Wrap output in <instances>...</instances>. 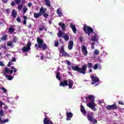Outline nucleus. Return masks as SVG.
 <instances>
[{"label":"nucleus","instance_id":"31","mask_svg":"<svg viewBox=\"0 0 124 124\" xmlns=\"http://www.w3.org/2000/svg\"><path fill=\"white\" fill-rule=\"evenodd\" d=\"M62 55L64 56L65 57H70L71 56L70 55L68 54L66 52H64L63 54Z\"/></svg>","mask_w":124,"mask_h":124},{"label":"nucleus","instance_id":"57","mask_svg":"<svg viewBox=\"0 0 124 124\" xmlns=\"http://www.w3.org/2000/svg\"><path fill=\"white\" fill-rule=\"evenodd\" d=\"M89 72V73H92V72H93V69H92V68H90Z\"/></svg>","mask_w":124,"mask_h":124},{"label":"nucleus","instance_id":"63","mask_svg":"<svg viewBox=\"0 0 124 124\" xmlns=\"http://www.w3.org/2000/svg\"><path fill=\"white\" fill-rule=\"evenodd\" d=\"M29 28H31V25L30 24V25H29Z\"/></svg>","mask_w":124,"mask_h":124},{"label":"nucleus","instance_id":"44","mask_svg":"<svg viewBox=\"0 0 124 124\" xmlns=\"http://www.w3.org/2000/svg\"><path fill=\"white\" fill-rule=\"evenodd\" d=\"M54 46L55 47H58L59 46V41H57V42L55 41V44H54Z\"/></svg>","mask_w":124,"mask_h":124},{"label":"nucleus","instance_id":"13","mask_svg":"<svg viewBox=\"0 0 124 124\" xmlns=\"http://www.w3.org/2000/svg\"><path fill=\"white\" fill-rule=\"evenodd\" d=\"M81 50H82V52L83 54H84V55L85 56H87V55H88V50H87V47H86V46H81Z\"/></svg>","mask_w":124,"mask_h":124},{"label":"nucleus","instance_id":"40","mask_svg":"<svg viewBox=\"0 0 124 124\" xmlns=\"http://www.w3.org/2000/svg\"><path fill=\"white\" fill-rule=\"evenodd\" d=\"M97 68H98V66L97 65V63H96L94 65L93 69L95 70L97 69Z\"/></svg>","mask_w":124,"mask_h":124},{"label":"nucleus","instance_id":"28","mask_svg":"<svg viewBox=\"0 0 124 124\" xmlns=\"http://www.w3.org/2000/svg\"><path fill=\"white\" fill-rule=\"evenodd\" d=\"M41 15L40 14V13L39 12V13H34V17L36 18H39L40 17H41Z\"/></svg>","mask_w":124,"mask_h":124},{"label":"nucleus","instance_id":"7","mask_svg":"<svg viewBox=\"0 0 124 124\" xmlns=\"http://www.w3.org/2000/svg\"><path fill=\"white\" fill-rule=\"evenodd\" d=\"M106 108L109 111L110 110H117V109H119V106H117L116 104H114L111 105L107 106Z\"/></svg>","mask_w":124,"mask_h":124},{"label":"nucleus","instance_id":"5","mask_svg":"<svg viewBox=\"0 0 124 124\" xmlns=\"http://www.w3.org/2000/svg\"><path fill=\"white\" fill-rule=\"evenodd\" d=\"M57 35L58 37L59 38H61V37H63V38H64V40H66V41H67V40L69 39V36L66 34L63 35V33H62V30H59V33H57Z\"/></svg>","mask_w":124,"mask_h":124},{"label":"nucleus","instance_id":"38","mask_svg":"<svg viewBox=\"0 0 124 124\" xmlns=\"http://www.w3.org/2000/svg\"><path fill=\"white\" fill-rule=\"evenodd\" d=\"M94 55H99V51H98L97 49H95L94 51Z\"/></svg>","mask_w":124,"mask_h":124},{"label":"nucleus","instance_id":"42","mask_svg":"<svg viewBox=\"0 0 124 124\" xmlns=\"http://www.w3.org/2000/svg\"><path fill=\"white\" fill-rule=\"evenodd\" d=\"M11 69H14V72L15 73L16 72H17V69L15 68V67H14V66H12L11 67Z\"/></svg>","mask_w":124,"mask_h":124},{"label":"nucleus","instance_id":"41","mask_svg":"<svg viewBox=\"0 0 124 124\" xmlns=\"http://www.w3.org/2000/svg\"><path fill=\"white\" fill-rule=\"evenodd\" d=\"M16 4H19L21 2V0H14Z\"/></svg>","mask_w":124,"mask_h":124},{"label":"nucleus","instance_id":"58","mask_svg":"<svg viewBox=\"0 0 124 124\" xmlns=\"http://www.w3.org/2000/svg\"><path fill=\"white\" fill-rule=\"evenodd\" d=\"M23 18L24 20H27V19H28V17H27V16H24Z\"/></svg>","mask_w":124,"mask_h":124},{"label":"nucleus","instance_id":"9","mask_svg":"<svg viewBox=\"0 0 124 124\" xmlns=\"http://www.w3.org/2000/svg\"><path fill=\"white\" fill-rule=\"evenodd\" d=\"M39 12L40 14H41V16H42V15H43V17H44V18H48V17H49V15L46 13V11L44 10V8H43V7L40 8Z\"/></svg>","mask_w":124,"mask_h":124},{"label":"nucleus","instance_id":"29","mask_svg":"<svg viewBox=\"0 0 124 124\" xmlns=\"http://www.w3.org/2000/svg\"><path fill=\"white\" fill-rule=\"evenodd\" d=\"M7 46H8V47H9V46L10 47H13V46H14V45L12 43V42L9 41V42H8V43L7 44Z\"/></svg>","mask_w":124,"mask_h":124},{"label":"nucleus","instance_id":"21","mask_svg":"<svg viewBox=\"0 0 124 124\" xmlns=\"http://www.w3.org/2000/svg\"><path fill=\"white\" fill-rule=\"evenodd\" d=\"M98 39V36H97V34H95L94 36L92 37V41H97Z\"/></svg>","mask_w":124,"mask_h":124},{"label":"nucleus","instance_id":"36","mask_svg":"<svg viewBox=\"0 0 124 124\" xmlns=\"http://www.w3.org/2000/svg\"><path fill=\"white\" fill-rule=\"evenodd\" d=\"M87 65H88V68H89V69H90V68H92V67L93 66V63L91 62H89L88 63Z\"/></svg>","mask_w":124,"mask_h":124},{"label":"nucleus","instance_id":"50","mask_svg":"<svg viewBox=\"0 0 124 124\" xmlns=\"http://www.w3.org/2000/svg\"><path fill=\"white\" fill-rule=\"evenodd\" d=\"M7 66L9 67H10L11 66V62H9V63L7 64Z\"/></svg>","mask_w":124,"mask_h":124},{"label":"nucleus","instance_id":"52","mask_svg":"<svg viewBox=\"0 0 124 124\" xmlns=\"http://www.w3.org/2000/svg\"><path fill=\"white\" fill-rule=\"evenodd\" d=\"M3 104V102H2V101H0V107H1V106H2Z\"/></svg>","mask_w":124,"mask_h":124},{"label":"nucleus","instance_id":"61","mask_svg":"<svg viewBox=\"0 0 124 124\" xmlns=\"http://www.w3.org/2000/svg\"><path fill=\"white\" fill-rule=\"evenodd\" d=\"M92 49H94V46H91Z\"/></svg>","mask_w":124,"mask_h":124},{"label":"nucleus","instance_id":"16","mask_svg":"<svg viewBox=\"0 0 124 124\" xmlns=\"http://www.w3.org/2000/svg\"><path fill=\"white\" fill-rule=\"evenodd\" d=\"M68 84L67 86L69 87V89H71L73 87V84H74V82H73V80L71 79H68Z\"/></svg>","mask_w":124,"mask_h":124},{"label":"nucleus","instance_id":"2","mask_svg":"<svg viewBox=\"0 0 124 124\" xmlns=\"http://www.w3.org/2000/svg\"><path fill=\"white\" fill-rule=\"evenodd\" d=\"M87 67H88V66L86 64L82 65L81 68L79 67V66L77 65L72 66V69L74 70V71H77V72H78V73L86 74V71H87Z\"/></svg>","mask_w":124,"mask_h":124},{"label":"nucleus","instance_id":"15","mask_svg":"<svg viewBox=\"0 0 124 124\" xmlns=\"http://www.w3.org/2000/svg\"><path fill=\"white\" fill-rule=\"evenodd\" d=\"M73 45H74L73 41L72 40L70 41L69 42V44L68 46V48L69 50H72V48H73Z\"/></svg>","mask_w":124,"mask_h":124},{"label":"nucleus","instance_id":"19","mask_svg":"<svg viewBox=\"0 0 124 124\" xmlns=\"http://www.w3.org/2000/svg\"><path fill=\"white\" fill-rule=\"evenodd\" d=\"M59 25L61 27L62 31H64V30H65V24L62 23V22H59Z\"/></svg>","mask_w":124,"mask_h":124},{"label":"nucleus","instance_id":"47","mask_svg":"<svg viewBox=\"0 0 124 124\" xmlns=\"http://www.w3.org/2000/svg\"><path fill=\"white\" fill-rule=\"evenodd\" d=\"M79 40L80 42L82 43L83 42V37H80L79 38Z\"/></svg>","mask_w":124,"mask_h":124},{"label":"nucleus","instance_id":"6","mask_svg":"<svg viewBox=\"0 0 124 124\" xmlns=\"http://www.w3.org/2000/svg\"><path fill=\"white\" fill-rule=\"evenodd\" d=\"M87 106H88V107H89L90 109H92L93 111H96V108H95V106H96V104L94 103V101H90L89 103L87 104Z\"/></svg>","mask_w":124,"mask_h":124},{"label":"nucleus","instance_id":"14","mask_svg":"<svg viewBox=\"0 0 124 124\" xmlns=\"http://www.w3.org/2000/svg\"><path fill=\"white\" fill-rule=\"evenodd\" d=\"M66 120L67 121H70L71 120V118L73 117V114L71 112H68L66 114Z\"/></svg>","mask_w":124,"mask_h":124},{"label":"nucleus","instance_id":"22","mask_svg":"<svg viewBox=\"0 0 124 124\" xmlns=\"http://www.w3.org/2000/svg\"><path fill=\"white\" fill-rule=\"evenodd\" d=\"M8 122H9V120L8 119L2 120L1 117H0V124H5L6 123H8Z\"/></svg>","mask_w":124,"mask_h":124},{"label":"nucleus","instance_id":"62","mask_svg":"<svg viewBox=\"0 0 124 124\" xmlns=\"http://www.w3.org/2000/svg\"><path fill=\"white\" fill-rule=\"evenodd\" d=\"M43 59H44V57H43V56H41V60H43Z\"/></svg>","mask_w":124,"mask_h":124},{"label":"nucleus","instance_id":"51","mask_svg":"<svg viewBox=\"0 0 124 124\" xmlns=\"http://www.w3.org/2000/svg\"><path fill=\"white\" fill-rule=\"evenodd\" d=\"M0 66H3V65H4V64H3V62H2L0 61Z\"/></svg>","mask_w":124,"mask_h":124},{"label":"nucleus","instance_id":"54","mask_svg":"<svg viewBox=\"0 0 124 124\" xmlns=\"http://www.w3.org/2000/svg\"><path fill=\"white\" fill-rule=\"evenodd\" d=\"M31 5H32V4L31 3V2H30L28 3L29 7H31Z\"/></svg>","mask_w":124,"mask_h":124},{"label":"nucleus","instance_id":"53","mask_svg":"<svg viewBox=\"0 0 124 124\" xmlns=\"http://www.w3.org/2000/svg\"><path fill=\"white\" fill-rule=\"evenodd\" d=\"M23 25H27V20H23Z\"/></svg>","mask_w":124,"mask_h":124},{"label":"nucleus","instance_id":"43","mask_svg":"<svg viewBox=\"0 0 124 124\" xmlns=\"http://www.w3.org/2000/svg\"><path fill=\"white\" fill-rule=\"evenodd\" d=\"M43 30H45V26H42L41 28H39L40 31H43Z\"/></svg>","mask_w":124,"mask_h":124},{"label":"nucleus","instance_id":"33","mask_svg":"<svg viewBox=\"0 0 124 124\" xmlns=\"http://www.w3.org/2000/svg\"><path fill=\"white\" fill-rule=\"evenodd\" d=\"M23 5L22 4L18 5L17 6V9L20 11V10H21L23 8Z\"/></svg>","mask_w":124,"mask_h":124},{"label":"nucleus","instance_id":"64","mask_svg":"<svg viewBox=\"0 0 124 124\" xmlns=\"http://www.w3.org/2000/svg\"><path fill=\"white\" fill-rule=\"evenodd\" d=\"M44 10H45V11H46V10H47V9L46 8H45V9H44Z\"/></svg>","mask_w":124,"mask_h":124},{"label":"nucleus","instance_id":"20","mask_svg":"<svg viewBox=\"0 0 124 124\" xmlns=\"http://www.w3.org/2000/svg\"><path fill=\"white\" fill-rule=\"evenodd\" d=\"M70 28H72L74 33H76V31H77V29H76V26H75V25L71 24Z\"/></svg>","mask_w":124,"mask_h":124},{"label":"nucleus","instance_id":"60","mask_svg":"<svg viewBox=\"0 0 124 124\" xmlns=\"http://www.w3.org/2000/svg\"><path fill=\"white\" fill-rule=\"evenodd\" d=\"M6 11L7 13H8V14L9 13V10L6 9Z\"/></svg>","mask_w":124,"mask_h":124},{"label":"nucleus","instance_id":"18","mask_svg":"<svg viewBox=\"0 0 124 124\" xmlns=\"http://www.w3.org/2000/svg\"><path fill=\"white\" fill-rule=\"evenodd\" d=\"M80 111L81 113H82L83 115H84V114L87 115V111H86V109H85L84 106L81 105L80 106Z\"/></svg>","mask_w":124,"mask_h":124},{"label":"nucleus","instance_id":"34","mask_svg":"<svg viewBox=\"0 0 124 124\" xmlns=\"http://www.w3.org/2000/svg\"><path fill=\"white\" fill-rule=\"evenodd\" d=\"M0 90H1V91H2V92L4 93H7V90L5 89V88H4L1 87Z\"/></svg>","mask_w":124,"mask_h":124},{"label":"nucleus","instance_id":"24","mask_svg":"<svg viewBox=\"0 0 124 124\" xmlns=\"http://www.w3.org/2000/svg\"><path fill=\"white\" fill-rule=\"evenodd\" d=\"M10 27L9 28V32L10 33H13V32H14L15 30L14 29V28H13V26H12V25H10Z\"/></svg>","mask_w":124,"mask_h":124},{"label":"nucleus","instance_id":"10","mask_svg":"<svg viewBox=\"0 0 124 124\" xmlns=\"http://www.w3.org/2000/svg\"><path fill=\"white\" fill-rule=\"evenodd\" d=\"M90 77L92 81V85H94L96 84V83H98V82H99V78L98 77L95 76H92Z\"/></svg>","mask_w":124,"mask_h":124},{"label":"nucleus","instance_id":"39","mask_svg":"<svg viewBox=\"0 0 124 124\" xmlns=\"http://www.w3.org/2000/svg\"><path fill=\"white\" fill-rule=\"evenodd\" d=\"M0 116L1 117H3V116H4V112H3V110H1L0 111Z\"/></svg>","mask_w":124,"mask_h":124},{"label":"nucleus","instance_id":"46","mask_svg":"<svg viewBox=\"0 0 124 124\" xmlns=\"http://www.w3.org/2000/svg\"><path fill=\"white\" fill-rule=\"evenodd\" d=\"M16 5V4L15 3V2H14V1H12L11 3V5L12 6H14Z\"/></svg>","mask_w":124,"mask_h":124},{"label":"nucleus","instance_id":"37","mask_svg":"<svg viewBox=\"0 0 124 124\" xmlns=\"http://www.w3.org/2000/svg\"><path fill=\"white\" fill-rule=\"evenodd\" d=\"M23 14H26L27 11H28V8L27 7L23 8Z\"/></svg>","mask_w":124,"mask_h":124},{"label":"nucleus","instance_id":"25","mask_svg":"<svg viewBox=\"0 0 124 124\" xmlns=\"http://www.w3.org/2000/svg\"><path fill=\"white\" fill-rule=\"evenodd\" d=\"M0 40L2 41H6L7 40V35L5 34L0 37Z\"/></svg>","mask_w":124,"mask_h":124},{"label":"nucleus","instance_id":"1","mask_svg":"<svg viewBox=\"0 0 124 124\" xmlns=\"http://www.w3.org/2000/svg\"><path fill=\"white\" fill-rule=\"evenodd\" d=\"M37 42L38 44H36L34 46L36 50L40 49L42 51H45L46 49H48V46L44 43V41L39 37H37Z\"/></svg>","mask_w":124,"mask_h":124},{"label":"nucleus","instance_id":"12","mask_svg":"<svg viewBox=\"0 0 124 124\" xmlns=\"http://www.w3.org/2000/svg\"><path fill=\"white\" fill-rule=\"evenodd\" d=\"M44 1L46 3V6L49 7L50 9L52 10V9H53V7L51 5V1L49 0H44Z\"/></svg>","mask_w":124,"mask_h":124},{"label":"nucleus","instance_id":"27","mask_svg":"<svg viewBox=\"0 0 124 124\" xmlns=\"http://www.w3.org/2000/svg\"><path fill=\"white\" fill-rule=\"evenodd\" d=\"M57 13L59 17H62V11H61L60 8H58L57 10Z\"/></svg>","mask_w":124,"mask_h":124},{"label":"nucleus","instance_id":"32","mask_svg":"<svg viewBox=\"0 0 124 124\" xmlns=\"http://www.w3.org/2000/svg\"><path fill=\"white\" fill-rule=\"evenodd\" d=\"M60 52L61 54H63L65 52V51H64V48H63V47L62 46L61 47Z\"/></svg>","mask_w":124,"mask_h":124},{"label":"nucleus","instance_id":"26","mask_svg":"<svg viewBox=\"0 0 124 124\" xmlns=\"http://www.w3.org/2000/svg\"><path fill=\"white\" fill-rule=\"evenodd\" d=\"M88 99H91V101H94V96L92 95H89L87 97Z\"/></svg>","mask_w":124,"mask_h":124},{"label":"nucleus","instance_id":"49","mask_svg":"<svg viewBox=\"0 0 124 124\" xmlns=\"http://www.w3.org/2000/svg\"><path fill=\"white\" fill-rule=\"evenodd\" d=\"M3 3H7L8 0H1Z\"/></svg>","mask_w":124,"mask_h":124},{"label":"nucleus","instance_id":"48","mask_svg":"<svg viewBox=\"0 0 124 124\" xmlns=\"http://www.w3.org/2000/svg\"><path fill=\"white\" fill-rule=\"evenodd\" d=\"M118 104L120 105H124V104L123 103V101H118Z\"/></svg>","mask_w":124,"mask_h":124},{"label":"nucleus","instance_id":"17","mask_svg":"<svg viewBox=\"0 0 124 124\" xmlns=\"http://www.w3.org/2000/svg\"><path fill=\"white\" fill-rule=\"evenodd\" d=\"M68 85V80H66L62 81L60 84V85L62 86V87H65V86H67Z\"/></svg>","mask_w":124,"mask_h":124},{"label":"nucleus","instance_id":"35","mask_svg":"<svg viewBox=\"0 0 124 124\" xmlns=\"http://www.w3.org/2000/svg\"><path fill=\"white\" fill-rule=\"evenodd\" d=\"M17 40H18V38L17 37L15 36V37H13V42L15 43L16 42H17Z\"/></svg>","mask_w":124,"mask_h":124},{"label":"nucleus","instance_id":"11","mask_svg":"<svg viewBox=\"0 0 124 124\" xmlns=\"http://www.w3.org/2000/svg\"><path fill=\"white\" fill-rule=\"evenodd\" d=\"M44 124H54V123H53V121L47 118V115H46L45 118L44 120Z\"/></svg>","mask_w":124,"mask_h":124},{"label":"nucleus","instance_id":"59","mask_svg":"<svg viewBox=\"0 0 124 124\" xmlns=\"http://www.w3.org/2000/svg\"><path fill=\"white\" fill-rule=\"evenodd\" d=\"M95 44V43L94 42L92 43L91 44V46H94V45Z\"/></svg>","mask_w":124,"mask_h":124},{"label":"nucleus","instance_id":"4","mask_svg":"<svg viewBox=\"0 0 124 124\" xmlns=\"http://www.w3.org/2000/svg\"><path fill=\"white\" fill-rule=\"evenodd\" d=\"M83 31L85 33L88 34L89 36L91 35V33H94V31L93 28L87 25L83 27Z\"/></svg>","mask_w":124,"mask_h":124},{"label":"nucleus","instance_id":"23","mask_svg":"<svg viewBox=\"0 0 124 124\" xmlns=\"http://www.w3.org/2000/svg\"><path fill=\"white\" fill-rule=\"evenodd\" d=\"M12 16L15 18L17 17V12L15 10H13L12 11Z\"/></svg>","mask_w":124,"mask_h":124},{"label":"nucleus","instance_id":"8","mask_svg":"<svg viewBox=\"0 0 124 124\" xmlns=\"http://www.w3.org/2000/svg\"><path fill=\"white\" fill-rule=\"evenodd\" d=\"M31 41H29L27 45V47L24 46L22 48V51L23 53H26L27 52H29L30 50H31Z\"/></svg>","mask_w":124,"mask_h":124},{"label":"nucleus","instance_id":"45","mask_svg":"<svg viewBox=\"0 0 124 124\" xmlns=\"http://www.w3.org/2000/svg\"><path fill=\"white\" fill-rule=\"evenodd\" d=\"M16 21L18 22V23H21V18L20 17H18L16 18Z\"/></svg>","mask_w":124,"mask_h":124},{"label":"nucleus","instance_id":"3","mask_svg":"<svg viewBox=\"0 0 124 124\" xmlns=\"http://www.w3.org/2000/svg\"><path fill=\"white\" fill-rule=\"evenodd\" d=\"M5 72H3V74L5 76L6 78H7L8 80L9 81H11L12 79H13V77L12 76H8L6 73H8L9 72L10 74H13V70H10L9 68L7 67H5L4 69Z\"/></svg>","mask_w":124,"mask_h":124},{"label":"nucleus","instance_id":"56","mask_svg":"<svg viewBox=\"0 0 124 124\" xmlns=\"http://www.w3.org/2000/svg\"><path fill=\"white\" fill-rule=\"evenodd\" d=\"M12 61H13V62H16V58H15H15H12Z\"/></svg>","mask_w":124,"mask_h":124},{"label":"nucleus","instance_id":"55","mask_svg":"<svg viewBox=\"0 0 124 124\" xmlns=\"http://www.w3.org/2000/svg\"><path fill=\"white\" fill-rule=\"evenodd\" d=\"M68 65H70V62H69V61L67 60L66 61Z\"/></svg>","mask_w":124,"mask_h":124},{"label":"nucleus","instance_id":"30","mask_svg":"<svg viewBox=\"0 0 124 124\" xmlns=\"http://www.w3.org/2000/svg\"><path fill=\"white\" fill-rule=\"evenodd\" d=\"M61 73H60L59 72L57 73L56 74V78L57 79H58V80H61V79H62V78H61Z\"/></svg>","mask_w":124,"mask_h":124}]
</instances>
